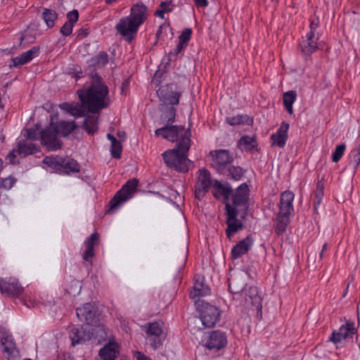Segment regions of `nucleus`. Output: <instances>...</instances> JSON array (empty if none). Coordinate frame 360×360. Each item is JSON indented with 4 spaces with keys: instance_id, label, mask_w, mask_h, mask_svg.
I'll return each mask as SVG.
<instances>
[{
    "instance_id": "nucleus-30",
    "label": "nucleus",
    "mask_w": 360,
    "mask_h": 360,
    "mask_svg": "<svg viewBox=\"0 0 360 360\" xmlns=\"http://www.w3.org/2000/svg\"><path fill=\"white\" fill-rule=\"evenodd\" d=\"M162 111L161 120L165 124H171L175 121L176 108L174 106H160Z\"/></svg>"
},
{
    "instance_id": "nucleus-17",
    "label": "nucleus",
    "mask_w": 360,
    "mask_h": 360,
    "mask_svg": "<svg viewBox=\"0 0 360 360\" xmlns=\"http://www.w3.org/2000/svg\"><path fill=\"white\" fill-rule=\"evenodd\" d=\"M76 314L81 321H84L88 325L93 326L97 323L98 317L94 304L92 303H85L82 307H78L76 309Z\"/></svg>"
},
{
    "instance_id": "nucleus-60",
    "label": "nucleus",
    "mask_w": 360,
    "mask_h": 360,
    "mask_svg": "<svg viewBox=\"0 0 360 360\" xmlns=\"http://www.w3.org/2000/svg\"><path fill=\"white\" fill-rule=\"evenodd\" d=\"M180 53H181L180 51H179L178 49L176 47L173 51H171L169 53V59L171 60L172 57L177 56V55Z\"/></svg>"
},
{
    "instance_id": "nucleus-49",
    "label": "nucleus",
    "mask_w": 360,
    "mask_h": 360,
    "mask_svg": "<svg viewBox=\"0 0 360 360\" xmlns=\"http://www.w3.org/2000/svg\"><path fill=\"white\" fill-rule=\"evenodd\" d=\"M13 62L14 66H19L30 62V60L26 57L25 53H22L19 56L13 58Z\"/></svg>"
},
{
    "instance_id": "nucleus-64",
    "label": "nucleus",
    "mask_w": 360,
    "mask_h": 360,
    "mask_svg": "<svg viewBox=\"0 0 360 360\" xmlns=\"http://www.w3.org/2000/svg\"><path fill=\"white\" fill-rule=\"evenodd\" d=\"M2 166H3V162L2 160L0 159V171L2 169Z\"/></svg>"
},
{
    "instance_id": "nucleus-58",
    "label": "nucleus",
    "mask_w": 360,
    "mask_h": 360,
    "mask_svg": "<svg viewBox=\"0 0 360 360\" xmlns=\"http://www.w3.org/2000/svg\"><path fill=\"white\" fill-rule=\"evenodd\" d=\"M136 359L137 360H151L149 357L139 352H137Z\"/></svg>"
},
{
    "instance_id": "nucleus-52",
    "label": "nucleus",
    "mask_w": 360,
    "mask_h": 360,
    "mask_svg": "<svg viewBox=\"0 0 360 360\" xmlns=\"http://www.w3.org/2000/svg\"><path fill=\"white\" fill-rule=\"evenodd\" d=\"M73 25L70 22H65L60 29V32L64 36H69L72 34Z\"/></svg>"
},
{
    "instance_id": "nucleus-4",
    "label": "nucleus",
    "mask_w": 360,
    "mask_h": 360,
    "mask_svg": "<svg viewBox=\"0 0 360 360\" xmlns=\"http://www.w3.org/2000/svg\"><path fill=\"white\" fill-rule=\"evenodd\" d=\"M294 193L290 191H285L281 193L280 197L279 211L276 216V233L278 235H283L290 221V216L293 213L294 209L292 202Z\"/></svg>"
},
{
    "instance_id": "nucleus-25",
    "label": "nucleus",
    "mask_w": 360,
    "mask_h": 360,
    "mask_svg": "<svg viewBox=\"0 0 360 360\" xmlns=\"http://www.w3.org/2000/svg\"><path fill=\"white\" fill-rule=\"evenodd\" d=\"M318 34L308 32L306 34L305 39H303L300 43L302 53L306 56H310L318 48Z\"/></svg>"
},
{
    "instance_id": "nucleus-16",
    "label": "nucleus",
    "mask_w": 360,
    "mask_h": 360,
    "mask_svg": "<svg viewBox=\"0 0 360 360\" xmlns=\"http://www.w3.org/2000/svg\"><path fill=\"white\" fill-rule=\"evenodd\" d=\"M158 96L162 102L161 106H173L179 104L181 93L172 90V85L160 88L157 91Z\"/></svg>"
},
{
    "instance_id": "nucleus-42",
    "label": "nucleus",
    "mask_w": 360,
    "mask_h": 360,
    "mask_svg": "<svg viewBox=\"0 0 360 360\" xmlns=\"http://www.w3.org/2000/svg\"><path fill=\"white\" fill-rule=\"evenodd\" d=\"M346 149L345 143H342L335 147V150L332 153V160L334 162H338L342 157Z\"/></svg>"
},
{
    "instance_id": "nucleus-11",
    "label": "nucleus",
    "mask_w": 360,
    "mask_h": 360,
    "mask_svg": "<svg viewBox=\"0 0 360 360\" xmlns=\"http://www.w3.org/2000/svg\"><path fill=\"white\" fill-rule=\"evenodd\" d=\"M212 167L219 173H221L233 160L228 150L220 149L210 151Z\"/></svg>"
},
{
    "instance_id": "nucleus-32",
    "label": "nucleus",
    "mask_w": 360,
    "mask_h": 360,
    "mask_svg": "<svg viewBox=\"0 0 360 360\" xmlns=\"http://www.w3.org/2000/svg\"><path fill=\"white\" fill-rule=\"evenodd\" d=\"M17 151L18 154L26 156L36 153L38 149L36 145L32 143L20 141L18 142Z\"/></svg>"
},
{
    "instance_id": "nucleus-18",
    "label": "nucleus",
    "mask_w": 360,
    "mask_h": 360,
    "mask_svg": "<svg viewBox=\"0 0 360 360\" xmlns=\"http://www.w3.org/2000/svg\"><path fill=\"white\" fill-rule=\"evenodd\" d=\"M23 291V288L16 280L0 278V292L8 297H19Z\"/></svg>"
},
{
    "instance_id": "nucleus-29",
    "label": "nucleus",
    "mask_w": 360,
    "mask_h": 360,
    "mask_svg": "<svg viewBox=\"0 0 360 360\" xmlns=\"http://www.w3.org/2000/svg\"><path fill=\"white\" fill-rule=\"evenodd\" d=\"M119 352V346L115 342H109L99 351L102 360H115Z\"/></svg>"
},
{
    "instance_id": "nucleus-3",
    "label": "nucleus",
    "mask_w": 360,
    "mask_h": 360,
    "mask_svg": "<svg viewBox=\"0 0 360 360\" xmlns=\"http://www.w3.org/2000/svg\"><path fill=\"white\" fill-rule=\"evenodd\" d=\"M146 18L147 7L143 3H137L131 6L129 16L120 20L116 30L128 41H131Z\"/></svg>"
},
{
    "instance_id": "nucleus-39",
    "label": "nucleus",
    "mask_w": 360,
    "mask_h": 360,
    "mask_svg": "<svg viewBox=\"0 0 360 360\" xmlns=\"http://www.w3.org/2000/svg\"><path fill=\"white\" fill-rule=\"evenodd\" d=\"M42 18L48 27H53L58 18L57 13L52 9L45 8L42 13Z\"/></svg>"
},
{
    "instance_id": "nucleus-56",
    "label": "nucleus",
    "mask_w": 360,
    "mask_h": 360,
    "mask_svg": "<svg viewBox=\"0 0 360 360\" xmlns=\"http://www.w3.org/2000/svg\"><path fill=\"white\" fill-rule=\"evenodd\" d=\"M15 153H18L17 149L16 150L13 149L7 155V159L10 161V162L11 164H14L15 163V157H16Z\"/></svg>"
},
{
    "instance_id": "nucleus-57",
    "label": "nucleus",
    "mask_w": 360,
    "mask_h": 360,
    "mask_svg": "<svg viewBox=\"0 0 360 360\" xmlns=\"http://www.w3.org/2000/svg\"><path fill=\"white\" fill-rule=\"evenodd\" d=\"M197 7L205 8L208 6L207 0H193Z\"/></svg>"
},
{
    "instance_id": "nucleus-47",
    "label": "nucleus",
    "mask_w": 360,
    "mask_h": 360,
    "mask_svg": "<svg viewBox=\"0 0 360 360\" xmlns=\"http://www.w3.org/2000/svg\"><path fill=\"white\" fill-rule=\"evenodd\" d=\"M170 6V3L167 1H162L160 4V9L157 10L155 13V15L163 19L165 13L171 11V8H165V6L169 7Z\"/></svg>"
},
{
    "instance_id": "nucleus-40",
    "label": "nucleus",
    "mask_w": 360,
    "mask_h": 360,
    "mask_svg": "<svg viewBox=\"0 0 360 360\" xmlns=\"http://www.w3.org/2000/svg\"><path fill=\"white\" fill-rule=\"evenodd\" d=\"M349 164L356 169L360 164V143L356 148L352 149L349 154Z\"/></svg>"
},
{
    "instance_id": "nucleus-44",
    "label": "nucleus",
    "mask_w": 360,
    "mask_h": 360,
    "mask_svg": "<svg viewBox=\"0 0 360 360\" xmlns=\"http://www.w3.org/2000/svg\"><path fill=\"white\" fill-rule=\"evenodd\" d=\"M122 144L120 141L117 140L115 142L111 143V154L115 158H120L122 153Z\"/></svg>"
},
{
    "instance_id": "nucleus-6",
    "label": "nucleus",
    "mask_w": 360,
    "mask_h": 360,
    "mask_svg": "<svg viewBox=\"0 0 360 360\" xmlns=\"http://www.w3.org/2000/svg\"><path fill=\"white\" fill-rule=\"evenodd\" d=\"M44 164L60 174H71L80 171L79 163L69 157L46 156L43 159Z\"/></svg>"
},
{
    "instance_id": "nucleus-35",
    "label": "nucleus",
    "mask_w": 360,
    "mask_h": 360,
    "mask_svg": "<svg viewBox=\"0 0 360 360\" xmlns=\"http://www.w3.org/2000/svg\"><path fill=\"white\" fill-rule=\"evenodd\" d=\"M54 127H57L58 134L60 133L62 136H66L76 128V124L74 121H61L58 124H54Z\"/></svg>"
},
{
    "instance_id": "nucleus-48",
    "label": "nucleus",
    "mask_w": 360,
    "mask_h": 360,
    "mask_svg": "<svg viewBox=\"0 0 360 360\" xmlns=\"http://www.w3.org/2000/svg\"><path fill=\"white\" fill-rule=\"evenodd\" d=\"M192 34L191 28L184 29L179 37V41L187 44L190 40Z\"/></svg>"
},
{
    "instance_id": "nucleus-55",
    "label": "nucleus",
    "mask_w": 360,
    "mask_h": 360,
    "mask_svg": "<svg viewBox=\"0 0 360 360\" xmlns=\"http://www.w3.org/2000/svg\"><path fill=\"white\" fill-rule=\"evenodd\" d=\"M68 74L72 75V77H75L76 80L82 77V72L79 67L75 68L74 72H68Z\"/></svg>"
},
{
    "instance_id": "nucleus-10",
    "label": "nucleus",
    "mask_w": 360,
    "mask_h": 360,
    "mask_svg": "<svg viewBox=\"0 0 360 360\" xmlns=\"http://www.w3.org/2000/svg\"><path fill=\"white\" fill-rule=\"evenodd\" d=\"M163 323L155 321L149 323L146 330V333L150 338V346L156 349L162 345V342L166 337L163 330Z\"/></svg>"
},
{
    "instance_id": "nucleus-14",
    "label": "nucleus",
    "mask_w": 360,
    "mask_h": 360,
    "mask_svg": "<svg viewBox=\"0 0 360 360\" xmlns=\"http://www.w3.org/2000/svg\"><path fill=\"white\" fill-rule=\"evenodd\" d=\"M198 172V181L195 186V196L197 199L200 200L211 188L212 181L211 179V174L207 169H200Z\"/></svg>"
},
{
    "instance_id": "nucleus-31",
    "label": "nucleus",
    "mask_w": 360,
    "mask_h": 360,
    "mask_svg": "<svg viewBox=\"0 0 360 360\" xmlns=\"http://www.w3.org/2000/svg\"><path fill=\"white\" fill-rule=\"evenodd\" d=\"M245 173V170L239 167L231 164L221 172V174L226 176L235 181H239Z\"/></svg>"
},
{
    "instance_id": "nucleus-26",
    "label": "nucleus",
    "mask_w": 360,
    "mask_h": 360,
    "mask_svg": "<svg viewBox=\"0 0 360 360\" xmlns=\"http://www.w3.org/2000/svg\"><path fill=\"white\" fill-rule=\"evenodd\" d=\"M99 243V235L98 233H93L84 241L85 251L82 254V259L86 262H89L90 259L95 255L94 247Z\"/></svg>"
},
{
    "instance_id": "nucleus-23",
    "label": "nucleus",
    "mask_w": 360,
    "mask_h": 360,
    "mask_svg": "<svg viewBox=\"0 0 360 360\" xmlns=\"http://www.w3.org/2000/svg\"><path fill=\"white\" fill-rule=\"evenodd\" d=\"M4 347L3 355L7 360H17L19 357V351L11 335H6L1 339Z\"/></svg>"
},
{
    "instance_id": "nucleus-28",
    "label": "nucleus",
    "mask_w": 360,
    "mask_h": 360,
    "mask_svg": "<svg viewBox=\"0 0 360 360\" xmlns=\"http://www.w3.org/2000/svg\"><path fill=\"white\" fill-rule=\"evenodd\" d=\"M202 280L203 279L200 276L195 278V282L189 293V297L191 299L195 300V301L200 300V297L210 294V288L204 284Z\"/></svg>"
},
{
    "instance_id": "nucleus-62",
    "label": "nucleus",
    "mask_w": 360,
    "mask_h": 360,
    "mask_svg": "<svg viewBox=\"0 0 360 360\" xmlns=\"http://www.w3.org/2000/svg\"><path fill=\"white\" fill-rule=\"evenodd\" d=\"M107 138L108 140L110 141L111 143H112L113 142H115L117 141V139L113 135H112L110 134H107Z\"/></svg>"
},
{
    "instance_id": "nucleus-22",
    "label": "nucleus",
    "mask_w": 360,
    "mask_h": 360,
    "mask_svg": "<svg viewBox=\"0 0 360 360\" xmlns=\"http://www.w3.org/2000/svg\"><path fill=\"white\" fill-rule=\"evenodd\" d=\"M248 195V186L245 183H243L240 185L232 194V202L233 205L235 207H243V210H247Z\"/></svg>"
},
{
    "instance_id": "nucleus-7",
    "label": "nucleus",
    "mask_w": 360,
    "mask_h": 360,
    "mask_svg": "<svg viewBox=\"0 0 360 360\" xmlns=\"http://www.w3.org/2000/svg\"><path fill=\"white\" fill-rule=\"evenodd\" d=\"M195 303L202 325L206 328L214 327L219 321L220 311L219 309L202 300H197Z\"/></svg>"
},
{
    "instance_id": "nucleus-46",
    "label": "nucleus",
    "mask_w": 360,
    "mask_h": 360,
    "mask_svg": "<svg viewBox=\"0 0 360 360\" xmlns=\"http://www.w3.org/2000/svg\"><path fill=\"white\" fill-rule=\"evenodd\" d=\"M15 179L12 176L2 178L0 180V186L5 189H10L15 183Z\"/></svg>"
},
{
    "instance_id": "nucleus-41",
    "label": "nucleus",
    "mask_w": 360,
    "mask_h": 360,
    "mask_svg": "<svg viewBox=\"0 0 360 360\" xmlns=\"http://www.w3.org/2000/svg\"><path fill=\"white\" fill-rule=\"evenodd\" d=\"M63 108H65L72 115L75 117H82L84 115V110L78 105L63 103Z\"/></svg>"
},
{
    "instance_id": "nucleus-20",
    "label": "nucleus",
    "mask_w": 360,
    "mask_h": 360,
    "mask_svg": "<svg viewBox=\"0 0 360 360\" xmlns=\"http://www.w3.org/2000/svg\"><path fill=\"white\" fill-rule=\"evenodd\" d=\"M356 333L354 324L352 322H347L342 325L338 330H334L329 338V340L337 345L342 340L352 338Z\"/></svg>"
},
{
    "instance_id": "nucleus-54",
    "label": "nucleus",
    "mask_w": 360,
    "mask_h": 360,
    "mask_svg": "<svg viewBox=\"0 0 360 360\" xmlns=\"http://www.w3.org/2000/svg\"><path fill=\"white\" fill-rule=\"evenodd\" d=\"M319 18H314L313 19H311L310 25H309L310 30L309 32H312L313 34H316V31L317 28L319 27Z\"/></svg>"
},
{
    "instance_id": "nucleus-34",
    "label": "nucleus",
    "mask_w": 360,
    "mask_h": 360,
    "mask_svg": "<svg viewBox=\"0 0 360 360\" xmlns=\"http://www.w3.org/2000/svg\"><path fill=\"white\" fill-rule=\"evenodd\" d=\"M226 122L231 126H236L245 124H250L252 123L253 120L247 115H237L226 117Z\"/></svg>"
},
{
    "instance_id": "nucleus-36",
    "label": "nucleus",
    "mask_w": 360,
    "mask_h": 360,
    "mask_svg": "<svg viewBox=\"0 0 360 360\" xmlns=\"http://www.w3.org/2000/svg\"><path fill=\"white\" fill-rule=\"evenodd\" d=\"M108 63V55L101 51L96 56L92 57L89 60V65L95 68H101Z\"/></svg>"
},
{
    "instance_id": "nucleus-63",
    "label": "nucleus",
    "mask_w": 360,
    "mask_h": 360,
    "mask_svg": "<svg viewBox=\"0 0 360 360\" xmlns=\"http://www.w3.org/2000/svg\"><path fill=\"white\" fill-rule=\"evenodd\" d=\"M326 248H327V243H324L323 245L321 252L320 253V257L321 258H322L323 252L326 250Z\"/></svg>"
},
{
    "instance_id": "nucleus-53",
    "label": "nucleus",
    "mask_w": 360,
    "mask_h": 360,
    "mask_svg": "<svg viewBox=\"0 0 360 360\" xmlns=\"http://www.w3.org/2000/svg\"><path fill=\"white\" fill-rule=\"evenodd\" d=\"M38 127L36 129L31 128V129H27L26 133H27V138L32 140H35L38 137Z\"/></svg>"
},
{
    "instance_id": "nucleus-24",
    "label": "nucleus",
    "mask_w": 360,
    "mask_h": 360,
    "mask_svg": "<svg viewBox=\"0 0 360 360\" xmlns=\"http://www.w3.org/2000/svg\"><path fill=\"white\" fill-rule=\"evenodd\" d=\"M289 127L290 125L287 122H283L281 124L276 133L271 134L270 136L272 146H276L279 148H283L285 146L288 137V131Z\"/></svg>"
},
{
    "instance_id": "nucleus-2",
    "label": "nucleus",
    "mask_w": 360,
    "mask_h": 360,
    "mask_svg": "<svg viewBox=\"0 0 360 360\" xmlns=\"http://www.w3.org/2000/svg\"><path fill=\"white\" fill-rule=\"evenodd\" d=\"M191 148V131L188 130L173 149L162 153L166 165L177 172L186 173L192 167L193 162L188 158V153Z\"/></svg>"
},
{
    "instance_id": "nucleus-43",
    "label": "nucleus",
    "mask_w": 360,
    "mask_h": 360,
    "mask_svg": "<svg viewBox=\"0 0 360 360\" xmlns=\"http://www.w3.org/2000/svg\"><path fill=\"white\" fill-rule=\"evenodd\" d=\"M212 186H213L215 188H217L221 193V194L225 197H228L233 192L232 188H231L230 186H224L219 181H218L217 180H215L214 182H212Z\"/></svg>"
},
{
    "instance_id": "nucleus-12",
    "label": "nucleus",
    "mask_w": 360,
    "mask_h": 360,
    "mask_svg": "<svg viewBox=\"0 0 360 360\" xmlns=\"http://www.w3.org/2000/svg\"><path fill=\"white\" fill-rule=\"evenodd\" d=\"M188 130L185 131L184 126L172 125V124H165L162 127L157 129L155 131V134L169 141L175 142L179 137L181 139Z\"/></svg>"
},
{
    "instance_id": "nucleus-38",
    "label": "nucleus",
    "mask_w": 360,
    "mask_h": 360,
    "mask_svg": "<svg viewBox=\"0 0 360 360\" xmlns=\"http://www.w3.org/2000/svg\"><path fill=\"white\" fill-rule=\"evenodd\" d=\"M84 129L89 134H94L98 130V117L88 116L83 124Z\"/></svg>"
},
{
    "instance_id": "nucleus-51",
    "label": "nucleus",
    "mask_w": 360,
    "mask_h": 360,
    "mask_svg": "<svg viewBox=\"0 0 360 360\" xmlns=\"http://www.w3.org/2000/svg\"><path fill=\"white\" fill-rule=\"evenodd\" d=\"M39 48L37 46H34L29 51L24 52L26 57L28 58V60L30 61L34 58L38 56L39 54Z\"/></svg>"
},
{
    "instance_id": "nucleus-59",
    "label": "nucleus",
    "mask_w": 360,
    "mask_h": 360,
    "mask_svg": "<svg viewBox=\"0 0 360 360\" xmlns=\"http://www.w3.org/2000/svg\"><path fill=\"white\" fill-rule=\"evenodd\" d=\"M56 360H72V359L69 356H67L65 354H58Z\"/></svg>"
},
{
    "instance_id": "nucleus-19",
    "label": "nucleus",
    "mask_w": 360,
    "mask_h": 360,
    "mask_svg": "<svg viewBox=\"0 0 360 360\" xmlns=\"http://www.w3.org/2000/svg\"><path fill=\"white\" fill-rule=\"evenodd\" d=\"M241 302H250L251 304L255 307L257 313L262 314V297L261 292L257 287L250 286L244 292L243 297H241Z\"/></svg>"
},
{
    "instance_id": "nucleus-61",
    "label": "nucleus",
    "mask_w": 360,
    "mask_h": 360,
    "mask_svg": "<svg viewBox=\"0 0 360 360\" xmlns=\"http://www.w3.org/2000/svg\"><path fill=\"white\" fill-rule=\"evenodd\" d=\"M187 44H184V43H181L180 41H179L177 46H176V48L178 49L179 51H180V52H181V51L186 46Z\"/></svg>"
},
{
    "instance_id": "nucleus-27",
    "label": "nucleus",
    "mask_w": 360,
    "mask_h": 360,
    "mask_svg": "<svg viewBox=\"0 0 360 360\" xmlns=\"http://www.w3.org/2000/svg\"><path fill=\"white\" fill-rule=\"evenodd\" d=\"M253 240L250 236H247L243 240L239 241L233 246L231 250L233 259H238L248 252L252 245Z\"/></svg>"
},
{
    "instance_id": "nucleus-45",
    "label": "nucleus",
    "mask_w": 360,
    "mask_h": 360,
    "mask_svg": "<svg viewBox=\"0 0 360 360\" xmlns=\"http://www.w3.org/2000/svg\"><path fill=\"white\" fill-rule=\"evenodd\" d=\"M324 184L323 181H318L315 192L316 203L320 204L322 197L323 195Z\"/></svg>"
},
{
    "instance_id": "nucleus-8",
    "label": "nucleus",
    "mask_w": 360,
    "mask_h": 360,
    "mask_svg": "<svg viewBox=\"0 0 360 360\" xmlns=\"http://www.w3.org/2000/svg\"><path fill=\"white\" fill-rule=\"evenodd\" d=\"M139 185V181L136 179H132L126 182L122 188L116 193L114 197L110 201V209H115L120 204L126 202L130 199L133 193L136 191Z\"/></svg>"
},
{
    "instance_id": "nucleus-9",
    "label": "nucleus",
    "mask_w": 360,
    "mask_h": 360,
    "mask_svg": "<svg viewBox=\"0 0 360 360\" xmlns=\"http://www.w3.org/2000/svg\"><path fill=\"white\" fill-rule=\"evenodd\" d=\"M58 129L54 127V123L51 122L49 127L41 131V143L48 150H56L61 148V141L58 137Z\"/></svg>"
},
{
    "instance_id": "nucleus-13",
    "label": "nucleus",
    "mask_w": 360,
    "mask_h": 360,
    "mask_svg": "<svg viewBox=\"0 0 360 360\" xmlns=\"http://www.w3.org/2000/svg\"><path fill=\"white\" fill-rule=\"evenodd\" d=\"M246 274L243 272L241 274L231 276L229 279V289L233 295L234 299L240 300L243 297L245 291L247 290L246 287Z\"/></svg>"
},
{
    "instance_id": "nucleus-1",
    "label": "nucleus",
    "mask_w": 360,
    "mask_h": 360,
    "mask_svg": "<svg viewBox=\"0 0 360 360\" xmlns=\"http://www.w3.org/2000/svg\"><path fill=\"white\" fill-rule=\"evenodd\" d=\"M77 94L83 105L93 113L107 108L110 105L109 89L101 77L93 72L90 75V84L87 89H79Z\"/></svg>"
},
{
    "instance_id": "nucleus-15",
    "label": "nucleus",
    "mask_w": 360,
    "mask_h": 360,
    "mask_svg": "<svg viewBox=\"0 0 360 360\" xmlns=\"http://www.w3.org/2000/svg\"><path fill=\"white\" fill-rule=\"evenodd\" d=\"M226 211L227 215V229H226V233L227 237L230 238L237 231L241 230L243 225L242 222L237 219L238 211L235 207L226 204Z\"/></svg>"
},
{
    "instance_id": "nucleus-33",
    "label": "nucleus",
    "mask_w": 360,
    "mask_h": 360,
    "mask_svg": "<svg viewBox=\"0 0 360 360\" xmlns=\"http://www.w3.org/2000/svg\"><path fill=\"white\" fill-rule=\"evenodd\" d=\"M297 98V94L295 91H288L285 92L283 96V105L287 112L292 115L293 113V103Z\"/></svg>"
},
{
    "instance_id": "nucleus-50",
    "label": "nucleus",
    "mask_w": 360,
    "mask_h": 360,
    "mask_svg": "<svg viewBox=\"0 0 360 360\" xmlns=\"http://www.w3.org/2000/svg\"><path fill=\"white\" fill-rule=\"evenodd\" d=\"M79 18V13L77 10H72V11H70L67 14V18L68 21L66 22H70L71 25H74L77 20Z\"/></svg>"
},
{
    "instance_id": "nucleus-5",
    "label": "nucleus",
    "mask_w": 360,
    "mask_h": 360,
    "mask_svg": "<svg viewBox=\"0 0 360 360\" xmlns=\"http://www.w3.org/2000/svg\"><path fill=\"white\" fill-rule=\"evenodd\" d=\"M72 344L83 343L91 340L92 338H98V343L106 340L108 338V328L103 324L95 326L92 328H75L70 333Z\"/></svg>"
},
{
    "instance_id": "nucleus-37",
    "label": "nucleus",
    "mask_w": 360,
    "mask_h": 360,
    "mask_svg": "<svg viewBox=\"0 0 360 360\" xmlns=\"http://www.w3.org/2000/svg\"><path fill=\"white\" fill-rule=\"evenodd\" d=\"M238 146L242 150L252 151L256 147V140L254 137L243 136L238 141Z\"/></svg>"
},
{
    "instance_id": "nucleus-21",
    "label": "nucleus",
    "mask_w": 360,
    "mask_h": 360,
    "mask_svg": "<svg viewBox=\"0 0 360 360\" xmlns=\"http://www.w3.org/2000/svg\"><path fill=\"white\" fill-rule=\"evenodd\" d=\"M227 344V338L225 333L219 330L212 331L205 343V346L210 350H219Z\"/></svg>"
}]
</instances>
